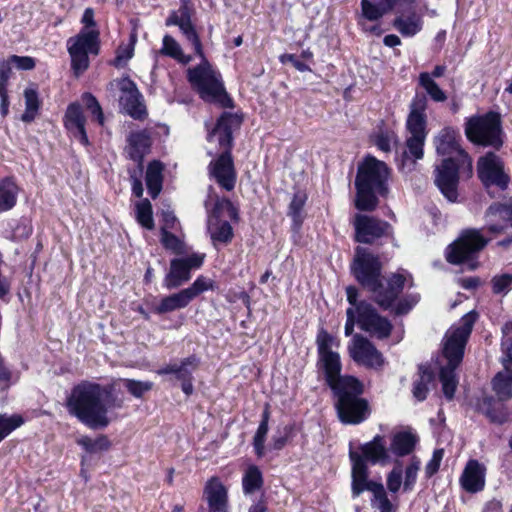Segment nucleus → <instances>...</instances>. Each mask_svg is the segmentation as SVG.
I'll use <instances>...</instances> for the list:
<instances>
[{
  "label": "nucleus",
  "instance_id": "24",
  "mask_svg": "<svg viewBox=\"0 0 512 512\" xmlns=\"http://www.w3.org/2000/svg\"><path fill=\"white\" fill-rule=\"evenodd\" d=\"M427 98L423 94H416L410 104V113L407 117L406 128L410 136H426Z\"/></svg>",
  "mask_w": 512,
  "mask_h": 512
},
{
  "label": "nucleus",
  "instance_id": "42",
  "mask_svg": "<svg viewBox=\"0 0 512 512\" xmlns=\"http://www.w3.org/2000/svg\"><path fill=\"white\" fill-rule=\"evenodd\" d=\"M419 85L425 90L427 95L435 102H444L447 99L446 93L432 79L428 72H422L419 75Z\"/></svg>",
  "mask_w": 512,
  "mask_h": 512
},
{
  "label": "nucleus",
  "instance_id": "64",
  "mask_svg": "<svg viewBox=\"0 0 512 512\" xmlns=\"http://www.w3.org/2000/svg\"><path fill=\"white\" fill-rule=\"evenodd\" d=\"M82 23L84 24L83 29H96V22L94 20V11L92 8H86L83 16Z\"/></svg>",
  "mask_w": 512,
  "mask_h": 512
},
{
  "label": "nucleus",
  "instance_id": "43",
  "mask_svg": "<svg viewBox=\"0 0 512 512\" xmlns=\"http://www.w3.org/2000/svg\"><path fill=\"white\" fill-rule=\"evenodd\" d=\"M307 200V195L303 191L294 193L289 204L288 215L292 218L295 229L300 228L303 222V208Z\"/></svg>",
  "mask_w": 512,
  "mask_h": 512
},
{
  "label": "nucleus",
  "instance_id": "15",
  "mask_svg": "<svg viewBox=\"0 0 512 512\" xmlns=\"http://www.w3.org/2000/svg\"><path fill=\"white\" fill-rule=\"evenodd\" d=\"M460 170H467V166L462 165L454 157L443 159L442 163L435 168V184L450 202H455L458 198Z\"/></svg>",
  "mask_w": 512,
  "mask_h": 512
},
{
  "label": "nucleus",
  "instance_id": "48",
  "mask_svg": "<svg viewBox=\"0 0 512 512\" xmlns=\"http://www.w3.org/2000/svg\"><path fill=\"white\" fill-rule=\"evenodd\" d=\"M123 384L127 391L135 398H141L152 390L154 384L151 381H139L135 379H123Z\"/></svg>",
  "mask_w": 512,
  "mask_h": 512
},
{
  "label": "nucleus",
  "instance_id": "27",
  "mask_svg": "<svg viewBox=\"0 0 512 512\" xmlns=\"http://www.w3.org/2000/svg\"><path fill=\"white\" fill-rule=\"evenodd\" d=\"M360 450L362 454L359 455L364 459L365 464L369 461L372 464L385 465L390 461L389 449L380 435H376L370 442L363 444ZM366 466L368 467V465Z\"/></svg>",
  "mask_w": 512,
  "mask_h": 512
},
{
  "label": "nucleus",
  "instance_id": "23",
  "mask_svg": "<svg viewBox=\"0 0 512 512\" xmlns=\"http://www.w3.org/2000/svg\"><path fill=\"white\" fill-rule=\"evenodd\" d=\"M460 486L468 493L481 492L486 484V467L478 460H469L460 476Z\"/></svg>",
  "mask_w": 512,
  "mask_h": 512
},
{
  "label": "nucleus",
  "instance_id": "7",
  "mask_svg": "<svg viewBox=\"0 0 512 512\" xmlns=\"http://www.w3.org/2000/svg\"><path fill=\"white\" fill-rule=\"evenodd\" d=\"M200 58L199 65L187 70L189 83L204 101L217 103L224 108L232 107L233 101L224 88L221 74L212 67L205 55Z\"/></svg>",
  "mask_w": 512,
  "mask_h": 512
},
{
  "label": "nucleus",
  "instance_id": "34",
  "mask_svg": "<svg viewBox=\"0 0 512 512\" xmlns=\"http://www.w3.org/2000/svg\"><path fill=\"white\" fill-rule=\"evenodd\" d=\"M416 442L417 438L412 433L399 432L393 436L389 451L398 457H403L414 450Z\"/></svg>",
  "mask_w": 512,
  "mask_h": 512
},
{
  "label": "nucleus",
  "instance_id": "8",
  "mask_svg": "<svg viewBox=\"0 0 512 512\" xmlns=\"http://www.w3.org/2000/svg\"><path fill=\"white\" fill-rule=\"evenodd\" d=\"M349 458L352 463L351 469V492L353 497H358L364 491L372 493L371 506L379 512H396L397 506L388 498L382 483L368 479V467L358 452L350 450Z\"/></svg>",
  "mask_w": 512,
  "mask_h": 512
},
{
  "label": "nucleus",
  "instance_id": "26",
  "mask_svg": "<svg viewBox=\"0 0 512 512\" xmlns=\"http://www.w3.org/2000/svg\"><path fill=\"white\" fill-rule=\"evenodd\" d=\"M361 12L358 16V24L363 27L365 31H370L375 34H379L378 27L373 26L371 28H365V21L377 22L384 15L391 11L381 1L374 0H361L360 3Z\"/></svg>",
  "mask_w": 512,
  "mask_h": 512
},
{
  "label": "nucleus",
  "instance_id": "30",
  "mask_svg": "<svg viewBox=\"0 0 512 512\" xmlns=\"http://www.w3.org/2000/svg\"><path fill=\"white\" fill-rule=\"evenodd\" d=\"M426 136H409L406 139V150L402 153L401 168L413 166L424 156Z\"/></svg>",
  "mask_w": 512,
  "mask_h": 512
},
{
  "label": "nucleus",
  "instance_id": "53",
  "mask_svg": "<svg viewBox=\"0 0 512 512\" xmlns=\"http://www.w3.org/2000/svg\"><path fill=\"white\" fill-rule=\"evenodd\" d=\"M181 32L186 37V39L193 45L196 55H198L199 57H203V47L193 24H187L183 29H181Z\"/></svg>",
  "mask_w": 512,
  "mask_h": 512
},
{
  "label": "nucleus",
  "instance_id": "6",
  "mask_svg": "<svg viewBox=\"0 0 512 512\" xmlns=\"http://www.w3.org/2000/svg\"><path fill=\"white\" fill-rule=\"evenodd\" d=\"M389 168L385 162L368 155L359 164L355 179L357 190L355 206L360 211H373L378 205V195L387 192Z\"/></svg>",
  "mask_w": 512,
  "mask_h": 512
},
{
  "label": "nucleus",
  "instance_id": "35",
  "mask_svg": "<svg viewBox=\"0 0 512 512\" xmlns=\"http://www.w3.org/2000/svg\"><path fill=\"white\" fill-rule=\"evenodd\" d=\"M163 166L158 161L151 162L146 171V185L152 198H156L162 189Z\"/></svg>",
  "mask_w": 512,
  "mask_h": 512
},
{
  "label": "nucleus",
  "instance_id": "3",
  "mask_svg": "<svg viewBox=\"0 0 512 512\" xmlns=\"http://www.w3.org/2000/svg\"><path fill=\"white\" fill-rule=\"evenodd\" d=\"M111 389L100 384L83 381L76 385L67 398L66 407L70 415L91 429L105 428L109 425L108 408H121L122 402L106 404Z\"/></svg>",
  "mask_w": 512,
  "mask_h": 512
},
{
  "label": "nucleus",
  "instance_id": "38",
  "mask_svg": "<svg viewBox=\"0 0 512 512\" xmlns=\"http://www.w3.org/2000/svg\"><path fill=\"white\" fill-rule=\"evenodd\" d=\"M433 378L434 374L430 368L423 365L419 367V377L414 381L412 389L413 396L418 401H423L426 399L429 391L428 386L433 381Z\"/></svg>",
  "mask_w": 512,
  "mask_h": 512
},
{
  "label": "nucleus",
  "instance_id": "39",
  "mask_svg": "<svg viewBox=\"0 0 512 512\" xmlns=\"http://www.w3.org/2000/svg\"><path fill=\"white\" fill-rule=\"evenodd\" d=\"M11 74V65L8 60L0 61V109L2 116L9 111V98L7 85Z\"/></svg>",
  "mask_w": 512,
  "mask_h": 512
},
{
  "label": "nucleus",
  "instance_id": "17",
  "mask_svg": "<svg viewBox=\"0 0 512 512\" xmlns=\"http://www.w3.org/2000/svg\"><path fill=\"white\" fill-rule=\"evenodd\" d=\"M357 311V324L359 327L376 336L379 339L389 337L392 330V324L390 321L381 316L372 304L366 301H360L356 306Z\"/></svg>",
  "mask_w": 512,
  "mask_h": 512
},
{
  "label": "nucleus",
  "instance_id": "51",
  "mask_svg": "<svg viewBox=\"0 0 512 512\" xmlns=\"http://www.w3.org/2000/svg\"><path fill=\"white\" fill-rule=\"evenodd\" d=\"M79 444L89 453L107 450L110 447V441L104 435H101L96 439L83 437L79 440Z\"/></svg>",
  "mask_w": 512,
  "mask_h": 512
},
{
  "label": "nucleus",
  "instance_id": "46",
  "mask_svg": "<svg viewBox=\"0 0 512 512\" xmlns=\"http://www.w3.org/2000/svg\"><path fill=\"white\" fill-rule=\"evenodd\" d=\"M269 411L266 409L262 414V420L254 436V448L256 454L261 457L264 455V443L268 433Z\"/></svg>",
  "mask_w": 512,
  "mask_h": 512
},
{
  "label": "nucleus",
  "instance_id": "11",
  "mask_svg": "<svg viewBox=\"0 0 512 512\" xmlns=\"http://www.w3.org/2000/svg\"><path fill=\"white\" fill-rule=\"evenodd\" d=\"M205 207L208 211L207 231L215 248L218 245L229 244L234 236L233 228L227 220L223 219V214L228 212L230 217L236 216V211L228 199L216 197L212 209H209V200L205 201Z\"/></svg>",
  "mask_w": 512,
  "mask_h": 512
},
{
  "label": "nucleus",
  "instance_id": "32",
  "mask_svg": "<svg viewBox=\"0 0 512 512\" xmlns=\"http://www.w3.org/2000/svg\"><path fill=\"white\" fill-rule=\"evenodd\" d=\"M19 190L15 180L11 177L0 181V213L9 211L16 205Z\"/></svg>",
  "mask_w": 512,
  "mask_h": 512
},
{
  "label": "nucleus",
  "instance_id": "54",
  "mask_svg": "<svg viewBox=\"0 0 512 512\" xmlns=\"http://www.w3.org/2000/svg\"><path fill=\"white\" fill-rule=\"evenodd\" d=\"M82 99L86 105V107L91 111V113L96 117L98 123L100 125L104 124V115L102 108L97 101V99L91 93H84Z\"/></svg>",
  "mask_w": 512,
  "mask_h": 512
},
{
  "label": "nucleus",
  "instance_id": "41",
  "mask_svg": "<svg viewBox=\"0 0 512 512\" xmlns=\"http://www.w3.org/2000/svg\"><path fill=\"white\" fill-rule=\"evenodd\" d=\"M25 98V111L21 116V120L25 123L32 122L39 111L40 102L38 98V93L34 88H27L24 91Z\"/></svg>",
  "mask_w": 512,
  "mask_h": 512
},
{
  "label": "nucleus",
  "instance_id": "4",
  "mask_svg": "<svg viewBox=\"0 0 512 512\" xmlns=\"http://www.w3.org/2000/svg\"><path fill=\"white\" fill-rule=\"evenodd\" d=\"M242 119L233 113H223L214 129L208 134L210 143H218L220 155L208 165V173L222 189L232 191L235 188L237 173L231 155L233 144L232 131L240 126Z\"/></svg>",
  "mask_w": 512,
  "mask_h": 512
},
{
  "label": "nucleus",
  "instance_id": "37",
  "mask_svg": "<svg viewBox=\"0 0 512 512\" xmlns=\"http://www.w3.org/2000/svg\"><path fill=\"white\" fill-rule=\"evenodd\" d=\"M263 475L256 465H250L245 470L242 478V488L244 494H253L263 486Z\"/></svg>",
  "mask_w": 512,
  "mask_h": 512
},
{
  "label": "nucleus",
  "instance_id": "33",
  "mask_svg": "<svg viewBox=\"0 0 512 512\" xmlns=\"http://www.w3.org/2000/svg\"><path fill=\"white\" fill-rule=\"evenodd\" d=\"M128 144L129 157L134 161L141 162L150 146L149 135L146 131L132 132L128 136Z\"/></svg>",
  "mask_w": 512,
  "mask_h": 512
},
{
  "label": "nucleus",
  "instance_id": "55",
  "mask_svg": "<svg viewBox=\"0 0 512 512\" xmlns=\"http://www.w3.org/2000/svg\"><path fill=\"white\" fill-rule=\"evenodd\" d=\"M397 141V136L393 132H381L376 136L375 144L381 151L387 153Z\"/></svg>",
  "mask_w": 512,
  "mask_h": 512
},
{
  "label": "nucleus",
  "instance_id": "59",
  "mask_svg": "<svg viewBox=\"0 0 512 512\" xmlns=\"http://www.w3.org/2000/svg\"><path fill=\"white\" fill-rule=\"evenodd\" d=\"M503 356L502 365L503 370L512 373V340H507L502 343Z\"/></svg>",
  "mask_w": 512,
  "mask_h": 512
},
{
  "label": "nucleus",
  "instance_id": "44",
  "mask_svg": "<svg viewBox=\"0 0 512 512\" xmlns=\"http://www.w3.org/2000/svg\"><path fill=\"white\" fill-rule=\"evenodd\" d=\"M24 419L18 414H0V442L23 425Z\"/></svg>",
  "mask_w": 512,
  "mask_h": 512
},
{
  "label": "nucleus",
  "instance_id": "16",
  "mask_svg": "<svg viewBox=\"0 0 512 512\" xmlns=\"http://www.w3.org/2000/svg\"><path fill=\"white\" fill-rule=\"evenodd\" d=\"M478 177L484 186H497L505 190L509 184L510 177L504 170V163L499 156L493 152H488L485 156L479 158L477 162Z\"/></svg>",
  "mask_w": 512,
  "mask_h": 512
},
{
  "label": "nucleus",
  "instance_id": "50",
  "mask_svg": "<svg viewBox=\"0 0 512 512\" xmlns=\"http://www.w3.org/2000/svg\"><path fill=\"white\" fill-rule=\"evenodd\" d=\"M136 41V37H131V42L127 45H120L116 51V57L113 61V65L116 68H122L124 67L128 61L133 57L134 55V44Z\"/></svg>",
  "mask_w": 512,
  "mask_h": 512
},
{
  "label": "nucleus",
  "instance_id": "61",
  "mask_svg": "<svg viewBox=\"0 0 512 512\" xmlns=\"http://www.w3.org/2000/svg\"><path fill=\"white\" fill-rule=\"evenodd\" d=\"M282 63L292 64L298 71H308L309 67L302 61H300L294 54H285L280 57Z\"/></svg>",
  "mask_w": 512,
  "mask_h": 512
},
{
  "label": "nucleus",
  "instance_id": "2",
  "mask_svg": "<svg viewBox=\"0 0 512 512\" xmlns=\"http://www.w3.org/2000/svg\"><path fill=\"white\" fill-rule=\"evenodd\" d=\"M352 271L357 281L369 292L384 310L392 309L396 315L407 314L420 300L418 293H407L397 302L399 295L413 282L408 273H392L382 277V264L366 248L357 247Z\"/></svg>",
  "mask_w": 512,
  "mask_h": 512
},
{
  "label": "nucleus",
  "instance_id": "18",
  "mask_svg": "<svg viewBox=\"0 0 512 512\" xmlns=\"http://www.w3.org/2000/svg\"><path fill=\"white\" fill-rule=\"evenodd\" d=\"M348 352L354 362L364 365L368 368H380L384 364L382 354L367 338L360 334L353 335L349 345Z\"/></svg>",
  "mask_w": 512,
  "mask_h": 512
},
{
  "label": "nucleus",
  "instance_id": "31",
  "mask_svg": "<svg viewBox=\"0 0 512 512\" xmlns=\"http://www.w3.org/2000/svg\"><path fill=\"white\" fill-rule=\"evenodd\" d=\"M394 28L404 37H413L422 30L423 19L416 12L400 15L393 21Z\"/></svg>",
  "mask_w": 512,
  "mask_h": 512
},
{
  "label": "nucleus",
  "instance_id": "49",
  "mask_svg": "<svg viewBox=\"0 0 512 512\" xmlns=\"http://www.w3.org/2000/svg\"><path fill=\"white\" fill-rule=\"evenodd\" d=\"M161 243L165 249L174 254L181 255L185 253L184 242L169 231L161 232Z\"/></svg>",
  "mask_w": 512,
  "mask_h": 512
},
{
  "label": "nucleus",
  "instance_id": "13",
  "mask_svg": "<svg viewBox=\"0 0 512 512\" xmlns=\"http://www.w3.org/2000/svg\"><path fill=\"white\" fill-rule=\"evenodd\" d=\"M488 243L479 230L467 229L450 244L446 250V260L451 264H461L470 260Z\"/></svg>",
  "mask_w": 512,
  "mask_h": 512
},
{
  "label": "nucleus",
  "instance_id": "58",
  "mask_svg": "<svg viewBox=\"0 0 512 512\" xmlns=\"http://www.w3.org/2000/svg\"><path fill=\"white\" fill-rule=\"evenodd\" d=\"M8 61L11 64H14L20 70H31L35 67V60L29 56H17L12 55L9 57Z\"/></svg>",
  "mask_w": 512,
  "mask_h": 512
},
{
  "label": "nucleus",
  "instance_id": "22",
  "mask_svg": "<svg viewBox=\"0 0 512 512\" xmlns=\"http://www.w3.org/2000/svg\"><path fill=\"white\" fill-rule=\"evenodd\" d=\"M487 230L493 234H501L512 228V202L493 203L485 212Z\"/></svg>",
  "mask_w": 512,
  "mask_h": 512
},
{
  "label": "nucleus",
  "instance_id": "63",
  "mask_svg": "<svg viewBox=\"0 0 512 512\" xmlns=\"http://www.w3.org/2000/svg\"><path fill=\"white\" fill-rule=\"evenodd\" d=\"M11 379V372L4 365L3 358L0 356V388L4 389L9 386Z\"/></svg>",
  "mask_w": 512,
  "mask_h": 512
},
{
  "label": "nucleus",
  "instance_id": "45",
  "mask_svg": "<svg viewBox=\"0 0 512 512\" xmlns=\"http://www.w3.org/2000/svg\"><path fill=\"white\" fill-rule=\"evenodd\" d=\"M136 219L144 228L148 230L154 228L152 206L148 199H143L136 204Z\"/></svg>",
  "mask_w": 512,
  "mask_h": 512
},
{
  "label": "nucleus",
  "instance_id": "25",
  "mask_svg": "<svg viewBox=\"0 0 512 512\" xmlns=\"http://www.w3.org/2000/svg\"><path fill=\"white\" fill-rule=\"evenodd\" d=\"M86 118L79 103H71L64 115V126L74 138L83 145H88L89 140L85 130Z\"/></svg>",
  "mask_w": 512,
  "mask_h": 512
},
{
  "label": "nucleus",
  "instance_id": "20",
  "mask_svg": "<svg viewBox=\"0 0 512 512\" xmlns=\"http://www.w3.org/2000/svg\"><path fill=\"white\" fill-rule=\"evenodd\" d=\"M436 151L439 155L454 157L455 160L460 161L462 165L467 166L469 175L472 173V159L460 147L457 141L456 132L451 128L442 129L434 140Z\"/></svg>",
  "mask_w": 512,
  "mask_h": 512
},
{
  "label": "nucleus",
  "instance_id": "62",
  "mask_svg": "<svg viewBox=\"0 0 512 512\" xmlns=\"http://www.w3.org/2000/svg\"><path fill=\"white\" fill-rule=\"evenodd\" d=\"M346 316L345 335L350 336L353 334L355 323H357V313H355L354 308H348Z\"/></svg>",
  "mask_w": 512,
  "mask_h": 512
},
{
  "label": "nucleus",
  "instance_id": "5",
  "mask_svg": "<svg viewBox=\"0 0 512 512\" xmlns=\"http://www.w3.org/2000/svg\"><path fill=\"white\" fill-rule=\"evenodd\" d=\"M476 319V312H468L461 318L458 327L450 328L445 334L443 354L448 363L440 370V381L443 393L449 400L454 397L458 384L455 370L462 361L465 345Z\"/></svg>",
  "mask_w": 512,
  "mask_h": 512
},
{
  "label": "nucleus",
  "instance_id": "56",
  "mask_svg": "<svg viewBox=\"0 0 512 512\" xmlns=\"http://www.w3.org/2000/svg\"><path fill=\"white\" fill-rule=\"evenodd\" d=\"M402 484V468L400 463L394 467L387 476V488L390 492L396 493L401 488Z\"/></svg>",
  "mask_w": 512,
  "mask_h": 512
},
{
  "label": "nucleus",
  "instance_id": "28",
  "mask_svg": "<svg viewBox=\"0 0 512 512\" xmlns=\"http://www.w3.org/2000/svg\"><path fill=\"white\" fill-rule=\"evenodd\" d=\"M199 362V359L195 355H192L182 359L179 363L166 365L158 371V374H174L180 381L193 379L192 373L198 368Z\"/></svg>",
  "mask_w": 512,
  "mask_h": 512
},
{
  "label": "nucleus",
  "instance_id": "12",
  "mask_svg": "<svg viewBox=\"0 0 512 512\" xmlns=\"http://www.w3.org/2000/svg\"><path fill=\"white\" fill-rule=\"evenodd\" d=\"M208 290H214V281L200 275L189 287L163 297L159 304L154 307V312L156 314H166L186 308L197 296Z\"/></svg>",
  "mask_w": 512,
  "mask_h": 512
},
{
  "label": "nucleus",
  "instance_id": "40",
  "mask_svg": "<svg viewBox=\"0 0 512 512\" xmlns=\"http://www.w3.org/2000/svg\"><path fill=\"white\" fill-rule=\"evenodd\" d=\"M160 53L176 59L182 64H188L192 60L190 55H185L183 53L180 44L170 35H165L163 37Z\"/></svg>",
  "mask_w": 512,
  "mask_h": 512
},
{
  "label": "nucleus",
  "instance_id": "19",
  "mask_svg": "<svg viewBox=\"0 0 512 512\" xmlns=\"http://www.w3.org/2000/svg\"><path fill=\"white\" fill-rule=\"evenodd\" d=\"M121 92L119 103L125 112L134 119H143L147 115L143 97L136 84L128 77L117 81Z\"/></svg>",
  "mask_w": 512,
  "mask_h": 512
},
{
  "label": "nucleus",
  "instance_id": "52",
  "mask_svg": "<svg viewBox=\"0 0 512 512\" xmlns=\"http://www.w3.org/2000/svg\"><path fill=\"white\" fill-rule=\"evenodd\" d=\"M419 470L420 460L413 457L411 463L405 469V480L403 483L404 491H411L414 488Z\"/></svg>",
  "mask_w": 512,
  "mask_h": 512
},
{
  "label": "nucleus",
  "instance_id": "9",
  "mask_svg": "<svg viewBox=\"0 0 512 512\" xmlns=\"http://www.w3.org/2000/svg\"><path fill=\"white\" fill-rule=\"evenodd\" d=\"M501 134V118L496 112L474 115L466 120L465 135L474 144L498 149L503 144Z\"/></svg>",
  "mask_w": 512,
  "mask_h": 512
},
{
  "label": "nucleus",
  "instance_id": "57",
  "mask_svg": "<svg viewBox=\"0 0 512 512\" xmlns=\"http://www.w3.org/2000/svg\"><path fill=\"white\" fill-rule=\"evenodd\" d=\"M444 451L443 449H436L433 452L432 458L425 466V475L427 478L432 477L439 470L441 461L443 459Z\"/></svg>",
  "mask_w": 512,
  "mask_h": 512
},
{
  "label": "nucleus",
  "instance_id": "21",
  "mask_svg": "<svg viewBox=\"0 0 512 512\" xmlns=\"http://www.w3.org/2000/svg\"><path fill=\"white\" fill-rule=\"evenodd\" d=\"M356 241L371 244L374 240L388 234L391 226L388 222L367 215L358 214L354 222Z\"/></svg>",
  "mask_w": 512,
  "mask_h": 512
},
{
  "label": "nucleus",
  "instance_id": "29",
  "mask_svg": "<svg viewBox=\"0 0 512 512\" xmlns=\"http://www.w3.org/2000/svg\"><path fill=\"white\" fill-rule=\"evenodd\" d=\"M204 496L209 505V511L227 507V491L218 478H211L205 486Z\"/></svg>",
  "mask_w": 512,
  "mask_h": 512
},
{
  "label": "nucleus",
  "instance_id": "60",
  "mask_svg": "<svg viewBox=\"0 0 512 512\" xmlns=\"http://www.w3.org/2000/svg\"><path fill=\"white\" fill-rule=\"evenodd\" d=\"M162 222L163 224L160 229L161 232L176 230L179 226V222L175 214L169 210L162 212Z\"/></svg>",
  "mask_w": 512,
  "mask_h": 512
},
{
  "label": "nucleus",
  "instance_id": "10",
  "mask_svg": "<svg viewBox=\"0 0 512 512\" xmlns=\"http://www.w3.org/2000/svg\"><path fill=\"white\" fill-rule=\"evenodd\" d=\"M67 50L71 58V68L76 76L85 72L90 65L89 54L98 55L100 33L97 29H82L76 36L67 40Z\"/></svg>",
  "mask_w": 512,
  "mask_h": 512
},
{
  "label": "nucleus",
  "instance_id": "36",
  "mask_svg": "<svg viewBox=\"0 0 512 512\" xmlns=\"http://www.w3.org/2000/svg\"><path fill=\"white\" fill-rule=\"evenodd\" d=\"M495 394L500 401L512 398V373L505 370L498 372L492 381Z\"/></svg>",
  "mask_w": 512,
  "mask_h": 512
},
{
  "label": "nucleus",
  "instance_id": "1",
  "mask_svg": "<svg viewBox=\"0 0 512 512\" xmlns=\"http://www.w3.org/2000/svg\"><path fill=\"white\" fill-rule=\"evenodd\" d=\"M335 339L327 331L317 335L318 367L323 371L325 381L332 390L340 421L344 424H360L370 415L369 403L360 397L363 384L355 377L341 375L340 355L332 350Z\"/></svg>",
  "mask_w": 512,
  "mask_h": 512
},
{
  "label": "nucleus",
  "instance_id": "47",
  "mask_svg": "<svg viewBox=\"0 0 512 512\" xmlns=\"http://www.w3.org/2000/svg\"><path fill=\"white\" fill-rule=\"evenodd\" d=\"M492 292L496 295H506L512 290V274H497L491 279Z\"/></svg>",
  "mask_w": 512,
  "mask_h": 512
},
{
  "label": "nucleus",
  "instance_id": "14",
  "mask_svg": "<svg viewBox=\"0 0 512 512\" xmlns=\"http://www.w3.org/2000/svg\"><path fill=\"white\" fill-rule=\"evenodd\" d=\"M205 257L204 253H192L186 257L172 259L163 280L164 287L170 290L187 283L191 279V271L201 268Z\"/></svg>",
  "mask_w": 512,
  "mask_h": 512
}]
</instances>
